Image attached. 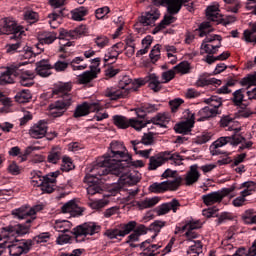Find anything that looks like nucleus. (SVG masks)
Wrapping results in <instances>:
<instances>
[{
	"label": "nucleus",
	"instance_id": "1",
	"mask_svg": "<svg viewBox=\"0 0 256 256\" xmlns=\"http://www.w3.org/2000/svg\"><path fill=\"white\" fill-rule=\"evenodd\" d=\"M144 166L142 160L133 161L123 142L114 140L110 143L107 154L99 158L88 170L90 174L84 177L87 193L88 195L103 193L109 175H121L122 170L129 171L131 167Z\"/></svg>",
	"mask_w": 256,
	"mask_h": 256
},
{
	"label": "nucleus",
	"instance_id": "2",
	"mask_svg": "<svg viewBox=\"0 0 256 256\" xmlns=\"http://www.w3.org/2000/svg\"><path fill=\"white\" fill-rule=\"evenodd\" d=\"M149 81V88L154 91V93H159L161 91V82L159 77L155 74H151L149 79H135L134 81L129 78V76H124L120 81L118 88L110 87L105 90V97H108L111 101H117V99H125L131 91H137L140 87L147 84Z\"/></svg>",
	"mask_w": 256,
	"mask_h": 256
},
{
	"label": "nucleus",
	"instance_id": "3",
	"mask_svg": "<svg viewBox=\"0 0 256 256\" xmlns=\"http://www.w3.org/2000/svg\"><path fill=\"white\" fill-rule=\"evenodd\" d=\"M43 204L35 205L32 208L22 206L20 208L12 210V215L15 219H27L25 223L14 224L4 228L8 237H23L27 235L31 229V223L35 221L34 215H37L39 211H43Z\"/></svg>",
	"mask_w": 256,
	"mask_h": 256
},
{
	"label": "nucleus",
	"instance_id": "4",
	"mask_svg": "<svg viewBox=\"0 0 256 256\" xmlns=\"http://www.w3.org/2000/svg\"><path fill=\"white\" fill-rule=\"evenodd\" d=\"M71 84L64 83L58 85L52 92V95H57L59 99L49 105V112L52 117H63L70 105H73V95Z\"/></svg>",
	"mask_w": 256,
	"mask_h": 256
},
{
	"label": "nucleus",
	"instance_id": "5",
	"mask_svg": "<svg viewBox=\"0 0 256 256\" xmlns=\"http://www.w3.org/2000/svg\"><path fill=\"white\" fill-rule=\"evenodd\" d=\"M199 31V37H205L201 44V55L206 53L207 55H217L219 49H221V42L223 37L218 34H209L211 31V23L203 22L199 25V28L196 30Z\"/></svg>",
	"mask_w": 256,
	"mask_h": 256
},
{
	"label": "nucleus",
	"instance_id": "6",
	"mask_svg": "<svg viewBox=\"0 0 256 256\" xmlns=\"http://www.w3.org/2000/svg\"><path fill=\"white\" fill-rule=\"evenodd\" d=\"M83 35H87L86 25H80L72 30L61 28L59 30V36H57V32H44L39 38V43L42 45H51V43H55L56 39L69 41L71 39H81Z\"/></svg>",
	"mask_w": 256,
	"mask_h": 256
},
{
	"label": "nucleus",
	"instance_id": "7",
	"mask_svg": "<svg viewBox=\"0 0 256 256\" xmlns=\"http://www.w3.org/2000/svg\"><path fill=\"white\" fill-rule=\"evenodd\" d=\"M61 175V172H50L43 176V173L39 170H33L31 172L32 183L36 187H40L43 193H53L55 187H57V178Z\"/></svg>",
	"mask_w": 256,
	"mask_h": 256
},
{
	"label": "nucleus",
	"instance_id": "8",
	"mask_svg": "<svg viewBox=\"0 0 256 256\" xmlns=\"http://www.w3.org/2000/svg\"><path fill=\"white\" fill-rule=\"evenodd\" d=\"M116 177H119V183L113 184L109 189L110 195H112L113 197L121 193V190L126 185H129V186L137 185V183L140 181V178L137 172L131 173V170L122 169L121 173L116 175Z\"/></svg>",
	"mask_w": 256,
	"mask_h": 256
},
{
	"label": "nucleus",
	"instance_id": "9",
	"mask_svg": "<svg viewBox=\"0 0 256 256\" xmlns=\"http://www.w3.org/2000/svg\"><path fill=\"white\" fill-rule=\"evenodd\" d=\"M167 161H172V165H183V156H180L179 153H171L169 151L161 152L158 156H151L149 162V170L155 171L161 165L167 163Z\"/></svg>",
	"mask_w": 256,
	"mask_h": 256
},
{
	"label": "nucleus",
	"instance_id": "10",
	"mask_svg": "<svg viewBox=\"0 0 256 256\" xmlns=\"http://www.w3.org/2000/svg\"><path fill=\"white\" fill-rule=\"evenodd\" d=\"M101 232V227L95 222H85L81 225L76 226L71 231L72 235L75 236V243H83L87 235L93 236Z\"/></svg>",
	"mask_w": 256,
	"mask_h": 256
},
{
	"label": "nucleus",
	"instance_id": "11",
	"mask_svg": "<svg viewBox=\"0 0 256 256\" xmlns=\"http://www.w3.org/2000/svg\"><path fill=\"white\" fill-rule=\"evenodd\" d=\"M1 35H12L10 39H21L25 35V28L17 24L13 18H4L0 22Z\"/></svg>",
	"mask_w": 256,
	"mask_h": 256
},
{
	"label": "nucleus",
	"instance_id": "12",
	"mask_svg": "<svg viewBox=\"0 0 256 256\" xmlns=\"http://www.w3.org/2000/svg\"><path fill=\"white\" fill-rule=\"evenodd\" d=\"M245 141V137L241 135H232V136H223L214 141L210 146L211 155H223L225 152L219 149L220 147H225V145L230 144L234 147L239 145V143H243Z\"/></svg>",
	"mask_w": 256,
	"mask_h": 256
},
{
	"label": "nucleus",
	"instance_id": "13",
	"mask_svg": "<svg viewBox=\"0 0 256 256\" xmlns=\"http://www.w3.org/2000/svg\"><path fill=\"white\" fill-rule=\"evenodd\" d=\"M225 69H227V65H225V63L217 64L212 74L205 72L198 77V80L196 81V86L207 87V85H215V87H219L222 81L217 78H211V75H219V73H223Z\"/></svg>",
	"mask_w": 256,
	"mask_h": 256
},
{
	"label": "nucleus",
	"instance_id": "14",
	"mask_svg": "<svg viewBox=\"0 0 256 256\" xmlns=\"http://www.w3.org/2000/svg\"><path fill=\"white\" fill-rule=\"evenodd\" d=\"M113 123L118 129H129V127H132L136 131L145 129L143 120H139L138 118H127L123 115H114Z\"/></svg>",
	"mask_w": 256,
	"mask_h": 256
},
{
	"label": "nucleus",
	"instance_id": "15",
	"mask_svg": "<svg viewBox=\"0 0 256 256\" xmlns=\"http://www.w3.org/2000/svg\"><path fill=\"white\" fill-rule=\"evenodd\" d=\"M183 183V177L177 176L172 180H167L164 182H155L150 185L149 189L152 193H165L166 191H177L181 184Z\"/></svg>",
	"mask_w": 256,
	"mask_h": 256
},
{
	"label": "nucleus",
	"instance_id": "16",
	"mask_svg": "<svg viewBox=\"0 0 256 256\" xmlns=\"http://www.w3.org/2000/svg\"><path fill=\"white\" fill-rule=\"evenodd\" d=\"M31 247H33V240L31 239H15L10 245H7L6 243V248L9 250L11 256L27 255V253L31 251Z\"/></svg>",
	"mask_w": 256,
	"mask_h": 256
},
{
	"label": "nucleus",
	"instance_id": "17",
	"mask_svg": "<svg viewBox=\"0 0 256 256\" xmlns=\"http://www.w3.org/2000/svg\"><path fill=\"white\" fill-rule=\"evenodd\" d=\"M134 229H137V222L130 221L126 224H121L119 228H112L105 231L104 235L108 239H119V237H125L129 235Z\"/></svg>",
	"mask_w": 256,
	"mask_h": 256
},
{
	"label": "nucleus",
	"instance_id": "18",
	"mask_svg": "<svg viewBox=\"0 0 256 256\" xmlns=\"http://www.w3.org/2000/svg\"><path fill=\"white\" fill-rule=\"evenodd\" d=\"M23 65H27V62L13 64L2 72L0 75V85L15 83V78L21 75V67H23Z\"/></svg>",
	"mask_w": 256,
	"mask_h": 256
},
{
	"label": "nucleus",
	"instance_id": "19",
	"mask_svg": "<svg viewBox=\"0 0 256 256\" xmlns=\"http://www.w3.org/2000/svg\"><path fill=\"white\" fill-rule=\"evenodd\" d=\"M242 87L246 89V101L256 100V72L254 74H248L240 81Z\"/></svg>",
	"mask_w": 256,
	"mask_h": 256
},
{
	"label": "nucleus",
	"instance_id": "20",
	"mask_svg": "<svg viewBox=\"0 0 256 256\" xmlns=\"http://www.w3.org/2000/svg\"><path fill=\"white\" fill-rule=\"evenodd\" d=\"M56 229H59L58 231L60 233H64L57 237L56 243L58 245H66V243H73L75 241V235L73 237L66 234L69 233V229H71V222L64 220L56 225Z\"/></svg>",
	"mask_w": 256,
	"mask_h": 256
},
{
	"label": "nucleus",
	"instance_id": "21",
	"mask_svg": "<svg viewBox=\"0 0 256 256\" xmlns=\"http://www.w3.org/2000/svg\"><path fill=\"white\" fill-rule=\"evenodd\" d=\"M167 225V222L156 220L152 224H150L149 228L145 227V225L140 224L136 229L134 228L132 231L137 232L140 236L147 235L148 231H154V235H152L151 239H155L161 233V229Z\"/></svg>",
	"mask_w": 256,
	"mask_h": 256
},
{
	"label": "nucleus",
	"instance_id": "22",
	"mask_svg": "<svg viewBox=\"0 0 256 256\" xmlns=\"http://www.w3.org/2000/svg\"><path fill=\"white\" fill-rule=\"evenodd\" d=\"M167 5V12L170 15H177L181 8L187 7V10L191 13L193 11V3H189V0H164Z\"/></svg>",
	"mask_w": 256,
	"mask_h": 256
},
{
	"label": "nucleus",
	"instance_id": "23",
	"mask_svg": "<svg viewBox=\"0 0 256 256\" xmlns=\"http://www.w3.org/2000/svg\"><path fill=\"white\" fill-rule=\"evenodd\" d=\"M239 189H244L241 192V197L245 199V197H249V195H253V193H255L256 183L254 181H247L241 185L233 184L227 189V193H233V191H237Z\"/></svg>",
	"mask_w": 256,
	"mask_h": 256
},
{
	"label": "nucleus",
	"instance_id": "24",
	"mask_svg": "<svg viewBox=\"0 0 256 256\" xmlns=\"http://www.w3.org/2000/svg\"><path fill=\"white\" fill-rule=\"evenodd\" d=\"M161 107L159 104L143 103L140 107L136 108L135 112L140 121H146L147 115L151 113H156V111Z\"/></svg>",
	"mask_w": 256,
	"mask_h": 256
},
{
	"label": "nucleus",
	"instance_id": "25",
	"mask_svg": "<svg viewBox=\"0 0 256 256\" xmlns=\"http://www.w3.org/2000/svg\"><path fill=\"white\" fill-rule=\"evenodd\" d=\"M47 129V120H40L30 128L29 135L32 139H43L47 135Z\"/></svg>",
	"mask_w": 256,
	"mask_h": 256
},
{
	"label": "nucleus",
	"instance_id": "26",
	"mask_svg": "<svg viewBox=\"0 0 256 256\" xmlns=\"http://www.w3.org/2000/svg\"><path fill=\"white\" fill-rule=\"evenodd\" d=\"M181 207V203H179V200L173 199L170 202L163 203L155 208V212L157 215H167L170 211H173V213H177L178 209Z\"/></svg>",
	"mask_w": 256,
	"mask_h": 256
},
{
	"label": "nucleus",
	"instance_id": "27",
	"mask_svg": "<svg viewBox=\"0 0 256 256\" xmlns=\"http://www.w3.org/2000/svg\"><path fill=\"white\" fill-rule=\"evenodd\" d=\"M143 123H145V127L147 125H150L152 123L153 125H157L158 127H161L162 129H167V124L169 121H171V117H169V114L167 113H158L156 116L152 117L150 120H142Z\"/></svg>",
	"mask_w": 256,
	"mask_h": 256
},
{
	"label": "nucleus",
	"instance_id": "28",
	"mask_svg": "<svg viewBox=\"0 0 256 256\" xmlns=\"http://www.w3.org/2000/svg\"><path fill=\"white\" fill-rule=\"evenodd\" d=\"M195 229H201V222L199 220L188 222L187 224L182 226L181 229L178 228V231H186L185 235L188 241H191L192 239H197V237H199V234L195 232Z\"/></svg>",
	"mask_w": 256,
	"mask_h": 256
},
{
	"label": "nucleus",
	"instance_id": "29",
	"mask_svg": "<svg viewBox=\"0 0 256 256\" xmlns=\"http://www.w3.org/2000/svg\"><path fill=\"white\" fill-rule=\"evenodd\" d=\"M159 17H161L159 9L152 8L150 11L141 16L140 23H142L144 27H149V25H155V21H157Z\"/></svg>",
	"mask_w": 256,
	"mask_h": 256
},
{
	"label": "nucleus",
	"instance_id": "30",
	"mask_svg": "<svg viewBox=\"0 0 256 256\" xmlns=\"http://www.w3.org/2000/svg\"><path fill=\"white\" fill-rule=\"evenodd\" d=\"M62 213H70L71 217H81L85 208L79 207L75 201L70 200L61 207Z\"/></svg>",
	"mask_w": 256,
	"mask_h": 256
},
{
	"label": "nucleus",
	"instance_id": "31",
	"mask_svg": "<svg viewBox=\"0 0 256 256\" xmlns=\"http://www.w3.org/2000/svg\"><path fill=\"white\" fill-rule=\"evenodd\" d=\"M231 101L236 107H241L242 105L247 104L246 89L241 88L233 92Z\"/></svg>",
	"mask_w": 256,
	"mask_h": 256
},
{
	"label": "nucleus",
	"instance_id": "32",
	"mask_svg": "<svg viewBox=\"0 0 256 256\" xmlns=\"http://www.w3.org/2000/svg\"><path fill=\"white\" fill-rule=\"evenodd\" d=\"M202 201L207 207L215 205V203H221L223 201V194L221 192H212L202 196Z\"/></svg>",
	"mask_w": 256,
	"mask_h": 256
},
{
	"label": "nucleus",
	"instance_id": "33",
	"mask_svg": "<svg viewBox=\"0 0 256 256\" xmlns=\"http://www.w3.org/2000/svg\"><path fill=\"white\" fill-rule=\"evenodd\" d=\"M199 166L192 165L190 167V170L187 172L185 181L187 186H191L194 183H197L199 181V177H201V173H199Z\"/></svg>",
	"mask_w": 256,
	"mask_h": 256
},
{
	"label": "nucleus",
	"instance_id": "34",
	"mask_svg": "<svg viewBox=\"0 0 256 256\" xmlns=\"http://www.w3.org/2000/svg\"><path fill=\"white\" fill-rule=\"evenodd\" d=\"M242 39L246 43H253L256 45V22L250 23L249 29L244 30Z\"/></svg>",
	"mask_w": 256,
	"mask_h": 256
},
{
	"label": "nucleus",
	"instance_id": "35",
	"mask_svg": "<svg viewBox=\"0 0 256 256\" xmlns=\"http://www.w3.org/2000/svg\"><path fill=\"white\" fill-rule=\"evenodd\" d=\"M48 23L52 29H57L63 20V10H55L48 14Z\"/></svg>",
	"mask_w": 256,
	"mask_h": 256
},
{
	"label": "nucleus",
	"instance_id": "36",
	"mask_svg": "<svg viewBox=\"0 0 256 256\" xmlns=\"http://www.w3.org/2000/svg\"><path fill=\"white\" fill-rule=\"evenodd\" d=\"M63 159V149L59 146L53 147L48 153L47 161L48 163H52L53 165H57L59 161Z\"/></svg>",
	"mask_w": 256,
	"mask_h": 256
},
{
	"label": "nucleus",
	"instance_id": "37",
	"mask_svg": "<svg viewBox=\"0 0 256 256\" xmlns=\"http://www.w3.org/2000/svg\"><path fill=\"white\" fill-rule=\"evenodd\" d=\"M53 69V66L49 64L47 60H41L36 63V73L40 75V77H49V71Z\"/></svg>",
	"mask_w": 256,
	"mask_h": 256
},
{
	"label": "nucleus",
	"instance_id": "38",
	"mask_svg": "<svg viewBox=\"0 0 256 256\" xmlns=\"http://www.w3.org/2000/svg\"><path fill=\"white\" fill-rule=\"evenodd\" d=\"M153 132L144 133L141 141L139 140H132L131 145L134 149V151H137L139 149V145H153Z\"/></svg>",
	"mask_w": 256,
	"mask_h": 256
},
{
	"label": "nucleus",
	"instance_id": "39",
	"mask_svg": "<svg viewBox=\"0 0 256 256\" xmlns=\"http://www.w3.org/2000/svg\"><path fill=\"white\" fill-rule=\"evenodd\" d=\"M193 122H185L182 121L174 126V130L176 133H180L181 135H189L191 133L192 128H194Z\"/></svg>",
	"mask_w": 256,
	"mask_h": 256
},
{
	"label": "nucleus",
	"instance_id": "40",
	"mask_svg": "<svg viewBox=\"0 0 256 256\" xmlns=\"http://www.w3.org/2000/svg\"><path fill=\"white\" fill-rule=\"evenodd\" d=\"M217 114L218 113L215 111V108L206 106L198 112V115L201 117L198 121H207V119H211V117H216Z\"/></svg>",
	"mask_w": 256,
	"mask_h": 256
},
{
	"label": "nucleus",
	"instance_id": "41",
	"mask_svg": "<svg viewBox=\"0 0 256 256\" xmlns=\"http://www.w3.org/2000/svg\"><path fill=\"white\" fill-rule=\"evenodd\" d=\"M73 21H83L89 15V9L85 6L78 7L71 11Z\"/></svg>",
	"mask_w": 256,
	"mask_h": 256
},
{
	"label": "nucleus",
	"instance_id": "42",
	"mask_svg": "<svg viewBox=\"0 0 256 256\" xmlns=\"http://www.w3.org/2000/svg\"><path fill=\"white\" fill-rule=\"evenodd\" d=\"M93 79H97V75L91 72V70H88L77 77V83H79V85H87L88 83H91Z\"/></svg>",
	"mask_w": 256,
	"mask_h": 256
},
{
	"label": "nucleus",
	"instance_id": "43",
	"mask_svg": "<svg viewBox=\"0 0 256 256\" xmlns=\"http://www.w3.org/2000/svg\"><path fill=\"white\" fill-rule=\"evenodd\" d=\"M23 51L20 50V59H33V57H37L39 55V52L35 51V48H32L30 46H22Z\"/></svg>",
	"mask_w": 256,
	"mask_h": 256
},
{
	"label": "nucleus",
	"instance_id": "44",
	"mask_svg": "<svg viewBox=\"0 0 256 256\" xmlns=\"http://www.w3.org/2000/svg\"><path fill=\"white\" fill-rule=\"evenodd\" d=\"M31 98V90L29 89L21 90L20 92H17V94L15 95V101L17 103H29V101H31Z\"/></svg>",
	"mask_w": 256,
	"mask_h": 256
},
{
	"label": "nucleus",
	"instance_id": "45",
	"mask_svg": "<svg viewBox=\"0 0 256 256\" xmlns=\"http://www.w3.org/2000/svg\"><path fill=\"white\" fill-rule=\"evenodd\" d=\"M33 79H35V75L27 71L20 75V84L22 85V87H31L35 83Z\"/></svg>",
	"mask_w": 256,
	"mask_h": 256
},
{
	"label": "nucleus",
	"instance_id": "46",
	"mask_svg": "<svg viewBox=\"0 0 256 256\" xmlns=\"http://www.w3.org/2000/svg\"><path fill=\"white\" fill-rule=\"evenodd\" d=\"M159 197L146 198L142 201L137 202L139 209H150V207H155L159 203Z\"/></svg>",
	"mask_w": 256,
	"mask_h": 256
},
{
	"label": "nucleus",
	"instance_id": "47",
	"mask_svg": "<svg viewBox=\"0 0 256 256\" xmlns=\"http://www.w3.org/2000/svg\"><path fill=\"white\" fill-rule=\"evenodd\" d=\"M82 61H85V57L83 56L75 57L72 61H70L69 64L72 71H83L87 69V64L79 65L80 63H82Z\"/></svg>",
	"mask_w": 256,
	"mask_h": 256
},
{
	"label": "nucleus",
	"instance_id": "48",
	"mask_svg": "<svg viewBox=\"0 0 256 256\" xmlns=\"http://www.w3.org/2000/svg\"><path fill=\"white\" fill-rule=\"evenodd\" d=\"M17 41L14 44H8L6 46V53L9 55H15V53H21V49L23 48V43L21 42V38L15 39Z\"/></svg>",
	"mask_w": 256,
	"mask_h": 256
},
{
	"label": "nucleus",
	"instance_id": "49",
	"mask_svg": "<svg viewBox=\"0 0 256 256\" xmlns=\"http://www.w3.org/2000/svg\"><path fill=\"white\" fill-rule=\"evenodd\" d=\"M229 57H231V54L229 52H223L222 54L216 57L213 55H207L205 61L206 63H208V65H213L215 61H227Z\"/></svg>",
	"mask_w": 256,
	"mask_h": 256
},
{
	"label": "nucleus",
	"instance_id": "50",
	"mask_svg": "<svg viewBox=\"0 0 256 256\" xmlns=\"http://www.w3.org/2000/svg\"><path fill=\"white\" fill-rule=\"evenodd\" d=\"M204 103L209 105V107H212V109H215L216 113H219V108L221 105H223V101L217 96H212L208 99H205Z\"/></svg>",
	"mask_w": 256,
	"mask_h": 256
},
{
	"label": "nucleus",
	"instance_id": "51",
	"mask_svg": "<svg viewBox=\"0 0 256 256\" xmlns=\"http://www.w3.org/2000/svg\"><path fill=\"white\" fill-rule=\"evenodd\" d=\"M206 16L210 21H217L221 15L219 14L218 6H208L206 9Z\"/></svg>",
	"mask_w": 256,
	"mask_h": 256
},
{
	"label": "nucleus",
	"instance_id": "52",
	"mask_svg": "<svg viewBox=\"0 0 256 256\" xmlns=\"http://www.w3.org/2000/svg\"><path fill=\"white\" fill-rule=\"evenodd\" d=\"M85 115H89V103L87 102L78 105L74 112V117L76 119L79 117H85Z\"/></svg>",
	"mask_w": 256,
	"mask_h": 256
},
{
	"label": "nucleus",
	"instance_id": "53",
	"mask_svg": "<svg viewBox=\"0 0 256 256\" xmlns=\"http://www.w3.org/2000/svg\"><path fill=\"white\" fill-rule=\"evenodd\" d=\"M242 220L246 225H256V215L253 210H246L242 215Z\"/></svg>",
	"mask_w": 256,
	"mask_h": 256
},
{
	"label": "nucleus",
	"instance_id": "54",
	"mask_svg": "<svg viewBox=\"0 0 256 256\" xmlns=\"http://www.w3.org/2000/svg\"><path fill=\"white\" fill-rule=\"evenodd\" d=\"M247 105H249L248 103L243 104L242 106H238V112L237 115L238 117L247 119L249 117H251V115H254L253 110H251V108L247 107Z\"/></svg>",
	"mask_w": 256,
	"mask_h": 256
},
{
	"label": "nucleus",
	"instance_id": "55",
	"mask_svg": "<svg viewBox=\"0 0 256 256\" xmlns=\"http://www.w3.org/2000/svg\"><path fill=\"white\" fill-rule=\"evenodd\" d=\"M174 71L176 73H181L182 75H187L191 71V65L187 61L180 62L176 66H174Z\"/></svg>",
	"mask_w": 256,
	"mask_h": 256
},
{
	"label": "nucleus",
	"instance_id": "56",
	"mask_svg": "<svg viewBox=\"0 0 256 256\" xmlns=\"http://www.w3.org/2000/svg\"><path fill=\"white\" fill-rule=\"evenodd\" d=\"M75 169V165H73V161L68 156L62 157L61 171H65L66 173Z\"/></svg>",
	"mask_w": 256,
	"mask_h": 256
},
{
	"label": "nucleus",
	"instance_id": "57",
	"mask_svg": "<svg viewBox=\"0 0 256 256\" xmlns=\"http://www.w3.org/2000/svg\"><path fill=\"white\" fill-rule=\"evenodd\" d=\"M91 65L89 66L90 72L95 73V75H99L101 73V68H99V65H101V59L99 57L90 59L89 60Z\"/></svg>",
	"mask_w": 256,
	"mask_h": 256
},
{
	"label": "nucleus",
	"instance_id": "58",
	"mask_svg": "<svg viewBox=\"0 0 256 256\" xmlns=\"http://www.w3.org/2000/svg\"><path fill=\"white\" fill-rule=\"evenodd\" d=\"M193 253L201 254L203 253V243L200 240L194 241V244L189 247L187 254L191 255Z\"/></svg>",
	"mask_w": 256,
	"mask_h": 256
},
{
	"label": "nucleus",
	"instance_id": "59",
	"mask_svg": "<svg viewBox=\"0 0 256 256\" xmlns=\"http://www.w3.org/2000/svg\"><path fill=\"white\" fill-rule=\"evenodd\" d=\"M149 57L153 63H157V61H159V58L161 57V46L159 44L152 48Z\"/></svg>",
	"mask_w": 256,
	"mask_h": 256
},
{
	"label": "nucleus",
	"instance_id": "60",
	"mask_svg": "<svg viewBox=\"0 0 256 256\" xmlns=\"http://www.w3.org/2000/svg\"><path fill=\"white\" fill-rule=\"evenodd\" d=\"M24 18L28 23H37V21H39V14L33 10H27L24 14Z\"/></svg>",
	"mask_w": 256,
	"mask_h": 256
},
{
	"label": "nucleus",
	"instance_id": "61",
	"mask_svg": "<svg viewBox=\"0 0 256 256\" xmlns=\"http://www.w3.org/2000/svg\"><path fill=\"white\" fill-rule=\"evenodd\" d=\"M121 52L117 51L115 47H111L108 49V52L105 54L104 57V63H107L108 61H111V59H117Z\"/></svg>",
	"mask_w": 256,
	"mask_h": 256
},
{
	"label": "nucleus",
	"instance_id": "62",
	"mask_svg": "<svg viewBox=\"0 0 256 256\" xmlns=\"http://www.w3.org/2000/svg\"><path fill=\"white\" fill-rule=\"evenodd\" d=\"M68 67H71L69 62L58 60L54 64V66H52V69H55V71H57V73H61V72L65 71L66 69H68Z\"/></svg>",
	"mask_w": 256,
	"mask_h": 256
},
{
	"label": "nucleus",
	"instance_id": "63",
	"mask_svg": "<svg viewBox=\"0 0 256 256\" xmlns=\"http://www.w3.org/2000/svg\"><path fill=\"white\" fill-rule=\"evenodd\" d=\"M233 117L230 115H223L219 121L220 127H231L233 125Z\"/></svg>",
	"mask_w": 256,
	"mask_h": 256
},
{
	"label": "nucleus",
	"instance_id": "64",
	"mask_svg": "<svg viewBox=\"0 0 256 256\" xmlns=\"http://www.w3.org/2000/svg\"><path fill=\"white\" fill-rule=\"evenodd\" d=\"M232 256H253V254H251V248L241 247Z\"/></svg>",
	"mask_w": 256,
	"mask_h": 256
}]
</instances>
